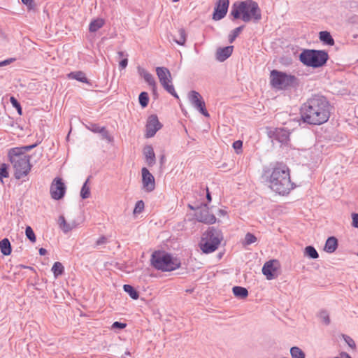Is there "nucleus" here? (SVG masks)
<instances>
[{
	"instance_id": "a18cd8bd",
	"label": "nucleus",
	"mask_w": 358,
	"mask_h": 358,
	"mask_svg": "<svg viewBox=\"0 0 358 358\" xmlns=\"http://www.w3.org/2000/svg\"><path fill=\"white\" fill-rule=\"evenodd\" d=\"M101 127L97 124H91L89 127H87V129L90 130L91 131L94 133H100V131H101Z\"/></svg>"
},
{
	"instance_id": "2eb2a0df",
	"label": "nucleus",
	"mask_w": 358,
	"mask_h": 358,
	"mask_svg": "<svg viewBox=\"0 0 358 358\" xmlns=\"http://www.w3.org/2000/svg\"><path fill=\"white\" fill-rule=\"evenodd\" d=\"M229 5V0H218L214 9L213 19L220 20L224 18L227 13Z\"/></svg>"
},
{
	"instance_id": "a878e982",
	"label": "nucleus",
	"mask_w": 358,
	"mask_h": 358,
	"mask_svg": "<svg viewBox=\"0 0 358 358\" xmlns=\"http://www.w3.org/2000/svg\"><path fill=\"white\" fill-rule=\"evenodd\" d=\"M232 291L234 296L240 299H245L248 296V289L243 287L234 286Z\"/></svg>"
},
{
	"instance_id": "09e8293b",
	"label": "nucleus",
	"mask_w": 358,
	"mask_h": 358,
	"mask_svg": "<svg viewBox=\"0 0 358 358\" xmlns=\"http://www.w3.org/2000/svg\"><path fill=\"white\" fill-rule=\"evenodd\" d=\"M15 60H16L15 58L11 57V58L4 59L3 61H0V67H1L3 66L9 65V64H12L13 62H15Z\"/></svg>"
},
{
	"instance_id": "58836bf2",
	"label": "nucleus",
	"mask_w": 358,
	"mask_h": 358,
	"mask_svg": "<svg viewBox=\"0 0 358 358\" xmlns=\"http://www.w3.org/2000/svg\"><path fill=\"white\" fill-rule=\"evenodd\" d=\"M10 101L12 106L17 110V113L21 115L22 113V108L20 102L14 96H11L10 98Z\"/></svg>"
},
{
	"instance_id": "4c0bfd02",
	"label": "nucleus",
	"mask_w": 358,
	"mask_h": 358,
	"mask_svg": "<svg viewBox=\"0 0 358 358\" xmlns=\"http://www.w3.org/2000/svg\"><path fill=\"white\" fill-rule=\"evenodd\" d=\"M256 236L254 234L248 232L245 234L244 244L248 245L256 242Z\"/></svg>"
},
{
	"instance_id": "a19ab883",
	"label": "nucleus",
	"mask_w": 358,
	"mask_h": 358,
	"mask_svg": "<svg viewBox=\"0 0 358 358\" xmlns=\"http://www.w3.org/2000/svg\"><path fill=\"white\" fill-rule=\"evenodd\" d=\"M99 134H101L102 139L106 140L108 142H111L113 141V137L109 134L106 127H102L101 131H100Z\"/></svg>"
},
{
	"instance_id": "6e6d98bb",
	"label": "nucleus",
	"mask_w": 358,
	"mask_h": 358,
	"mask_svg": "<svg viewBox=\"0 0 358 358\" xmlns=\"http://www.w3.org/2000/svg\"><path fill=\"white\" fill-rule=\"evenodd\" d=\"M206 199L208 200V202H210L212 201L211 194L208 187L206 188Z\"/></svg>"
},
{
	"instance_id": "de8ad7c7",
	"label": "nucleus",
	"mask_w": 358,
	"mask_h": 358,
	"mask_svg": "<svg viewBox=\"0 0 358 358\" xmlns=\"http://www.w3.org/2000/svg\"><path fill=\"white\" fill-rule=\"evenodd\" d=\"M126 326H127L126 323L116 321V322H113V324H112V328L113 329H122L125 328Z\"/></svg>"
},
{
	"instance_id": "20e7f679",
	"label": "nucleus",
	"mask_w": 358,
	"mask_h": 358,
	"mask_svg": "<svg viewBox=\"0 0 358 358\" xmlns=\"http://www.w3.org/2000/svg\"><path fill=\"white\" fill-rule=\"evenodd\" d=\"M230 15L233 20L241 18L245 22L253 20L258 22L262 19L261 10L257 2L252 0L236 1L231 8Z\"/></svg>"
},
{
	"instance_id": "4be33fe9",
	"label": "nucleus",
	"mask_w": 358,
	"mask_h": 358,
	"mask_svg": "<svg viewBox=\"0 0 358 358\" xmlns=\"http://www.w3.org/2000/svg\"><path fill=\"white\" fill-rule=\"evenodd\" d=\"M69 78L75 79L83 83L90 84V81L84 72L81 71L71 72L68 74Z\"/></svg>"
},
{
	"instance_id": "473e14b6",
	"label": "nucleus",
	"mask_w": 358,
	"mask_h": 358,
	"mask_svg": "<svg viewBox=\"0 0 358 358\" xmlns=\"http://www.w3.org/2000/svg\"><path fill=\"white\" fill-rule=\"evenodd\" d=\"M138 101L140 105L143 108H145L149 103V96L148 94L146 92H142L140 93L138 96Z\"/></svg>"
},
{
	"instance_id": "052dcab7",
	"label": "nucleus",
	"mask_w": 358,
	"mask_h": 358,
	"mask_svg": "<svg viewBox=\"0 0 358 358\" xmlns=\"http://www.w3.org/2000/svg\"><path fill=\"white\" fill-rule=\"evenodd\" d=\"M220 213H222V214H224V211L223 210H220Z\"/></svg>"
},
{
	"instance_id": "13d9d810",
	"label": "nucleus",
	"mask_w": 358,
	"mask_h": 358,
	"mask_svg": "<svg viewBox=\"0 0 358 358\" xmlns=\"http://www.w3.org/2000/svg\"><path fill=\"white\" fill-rule=\"evenodd\" d=\"M164 160H165V156L164 155H162L161 157H160V164L162 165L164 163Z\"/></svg>"
},
{
	"instance_id": "69168bd1",
	"label": "nucleus",
	"mask_w": 358,
	"mask_h": 358,
	"mask_svg": "<svg viewBox=\"0 0 358 358\" xmlns=\"http://www.w3.org/2000/svg\"><path fill=\"white\" fill-rule=\"evenodd\" d=\"M357 256H358V253H357Z\"/></svg>"
},
{
	"instance_id": "bf43d9fd",
	"label": "nucleus",
	"mask_w": 358,
	"mask_h": 358,
	"mask_svg": "<svg viewBox=\"0 0 358 358\" xmlns=\"http://www.w3.org/2000/svg\"><path fill=\"white\" fill-rule=\"evenodd\" d=\"M23 268H28V269H30V270H34V268L31 266H22Z\"/></svg>"
},
{
	"instance_id": "f257e3e1",
	"label": "nucleus",
	"mask_w": 358,
	"mask_h": 358,
	"mask_svg": "<svg viewBox=\"0 0 358 358\" xmlns=\"http://www.w3.org/2000/svg\"><path fill=\"white\" fill-rule=\"evenodd\" d=\"M268 187L280 195L288 194L295 187L290 179V170L283 162L271 164L262 176Z\"/></svg>"
},
{
	"instance_id": "49530a36",
	"label": "nucleus",
	"mask_w": 358,
	"mask_h": 358,
	"mask_svg": "<svg viewBox=\"0 0 358 358\" xmlns=\"http://www.w3.org/2000/svg\"><path fill=\"white\" fill-rule=\"evenodd\" d=\"M243 147V142L241 140L236 141L233 143V148L236 153H239L238 150H241Z\"/></svg>"
},
{
	"instance_id": "f704fd0d",
	"label": "nucleus",
	"mask_w": 358,
	"mask_h": 358,
	"mask_svg": "<svg viewBox=\"0 0 358 358\" xmlns=\"http://www.w3.org/2000/svg\"><path fill=\"white\" fill-rule=\"evenodd\" d=\"M8 166L6 164H1L0 166V181L3 184V178H8Z\"/></svg>"
},
{
	"instance_id": "e433bc0d",
	"label": "nucleus",
	"mask_w": 358,
	"mask_h": 358,
	"mask_svg": "<svg viewBox=\"0 0 358 358\" xmlns=\"http://www.w3.org/2000/svg\"><path fill=\"white\" fill-rule=\"evenodd\" d=\"M25 234L27 238L31 242L35 243L36 241V235L30 226H27L25 229Z\"/></svg>"
},
{
	"instance_id": "f03ea898",
	"label": "nucleus",
	"mask_w": 358,
	"mask_h": 358,
	"mask_svg": "<svg viewBox=\"0 0 358 358\" xmlns=\"http://www.w3.org/2000/svg\"><path fill=\"white\" fill-rule=\"evenodd\" d=\"M331 110V106L324 96L314 95L302 105L301 116L306 123L320 125L328 121Z\"/></svg>"
},
{
	"instance_id": "c85d7f7f",
	"label": "nucleus",
	"mask_w": 358,
	"mask_h": 358,
	"mask_svg": "<svg viewBox=\"0 0 358 358\" xmlns=\"http://www.w3.org/2000/svg\"><path fill=\"white\" fill-rule=\"evenodd\" d=\"M304 255L313 259H317L319 257V254L317 251L312 245H308L305 248Z\"/></svg>"
},
{
	"instance_id": "ddd939ff",
	"label": "nucleus",
	"mask_w": 358,
	"mask_h": 358,
	"mask_svg": "<svg viewBox=\"0 0 358 358\" xmlns=\"http://www.w3.org/2000/svg\"><path fill=\"white\" fill-rule=\"evenodd\" d=\"M162 127V124L159 122L157 116L156 115H150L145 126L146 138L153 137Z\"/></svg>"
},
{
	"instance_id": "e2e57ef3",
	"label": "nucleus",
	"mask_w": 358,
	"mask_h": 358,
	"mask_svg": "<svg viewBox=\"0 0 358 358\" xmlns=\"http://www.w3.org/2000/svg\"><path fill=\"white\" fill-rule=\"evenodd\" d=\"M125 355H130V352L127 351V352H125Z\"/></svg>"
},
{
	"instance_id": "0e129e2a",
	"label": "nucleus",
	"mask_w": 358,
	"mask_h": 358,
	"mask_svg": "<svg viewBox=\"0 0 358 358\" xmlns=\"http://www.w3.org/2000/svg\"><path fill=\"white\" fill-rule=\"evenodd\" d=\"M179 0H173V2H177Z\"/></svg>"
},
{
	"instance_id": "5fc2aeb1",
	"label": "nucleus",
	"mask_w": 358,
	"mask_h": 358,
	"mask_svg": "<svg viewBox=\"0 0 358 358\" xmlns=\"http://www.w3.org/2000/svg\"><path fill=\"white\" fill-rule=\"evenodd\" d=\"M334 358H352L347 352H343L340 354V357H335Z\"/></svg>"
},
{
	"instance_id": "1a4fd4ad",
	"label": "nucleus",
	"mask_w": 358,
	"mask_h": 358,
	"mask_svg": "<svg viewBox=\"0 0 358 358\" xmlns=\"http://www.w3.org/2000/svg\"><path fill=\"white\" fill-rule=\"evenodd\" d=\"M157 75L159 82L165 90L174 97L178 99V96L172 85V76L169 69H156Z\"/></svg>"
},
{
	"instance_id": "79ce46f5",
	"label": "nucleus",
	"mask_w": 358,
	"mask_h": 358,
	"mask_svg": "<svg viewBox=\"0 0 358 358\" xmlns=\"http://www.w3.org/2000/svg\"><path fill=\"white\" fill-rule=\"evenodd\" d=\"M107 243H108V238L105 236H101L95 242L94 248H98L99 246L106 244Z\"/></svg>"
},
{
	"instance_id": "ea45409f",
	"label": "nucleus",
	"mask_w": 358,
	"mask_h": 358,
	"mask_svg": "<svg viewBox=\"0 0 358 358\" xmlns=\"http://www.w3.org/2000/svg\"><path fill=\"white\" fill-rule=\"evenodd\" d=\"M144 202L142 200H139L136 203L134 209V214H139L141 213L143 210L144 209Z\"/></svg>"
},
{
	"instance_id": "39448f33",
	"label": "nucleus",
	"mask_w": 358,
	"mask_h": 358,
	"mask_svg": "<svg viewBox=\"0 0 358 358\" xmlns=\"http://www.w3.org/2000/svg\"><path fill=\"white\" fill-rule=\"evenodd\" d=\"M151 265L157 270L163 272L173 271L181 266L180 259L164 250L152 252L150 259Z\"/></svg>"
},
{
	"instance_id": "603ef678",
	"label": "nucleus",
	"mask_w": 358,
	"mask_h": 358,
	"mask_svg": "<svg viewBox=\"0 0 358 358\" xmlns=\"http://www.w3.org/2000/svg\"><path fill=\"white\" fill-rule=\"evenodd\" d=\"M22 2L26 5L28 8L31 9L34 6V0H21Z\"/></svg>"
},
{
	"instance_id": "2f4dec72",
	"label": "nucleus",
	"mask_w": 358,
	"mask_h": 358,
	"mask_svg": "<svg viewBox=\"0 0 358 358\" xmlns=\"http://www.w3.org/2000/svg\"><path fill=\"white\" fill-rule=\"evenodd\" d=\"M89 180H90V178H88L82 186V188L80 190V196L83 199H87L90 196V189L89 186L87 185Z\"/></svg>"
},
{
	"instance_id": "b1692460",
	"label": "nucleus",
	"mask_w": 358,
	"mask_h": 358,
	"mask_svg": "<svg viewBox=\"0 0 358 358\" xmlns=\"http://www.w3.org/2000/svg\"><path fill=\"white\" fill-rule=\"evenodd\" d=\"M320 40L324 44L328 45H333L334 40L331 34L327 31H322L319 34Z\"/></svg>"
},
{
	"instance_id": "dca6fc26",
	"label": "nucleus",
	"mask_w": 358,
	"mask_h": 358,
	"mask_svg": "<svg viewBox=\"0 0 358 358\" xmlns=\"http://www.w3.org/2000/svg\"><path fill=\"white\" fill-rule=\"evenodd\" d=\"M279 262L278 260L272 259L266 262L262 267V273L267 280H273L275 278V272L278 270Z\"/></svg>"
},
{
	"instance_id": "cd10ccee",
	"label": "nucleus",
	"mask_w": 358,
	"mask_h": 358,
	"mask_svg": "<svg viewBox=\"0 0 358 358\" xmlns=\"http://www.w3.org/2000/svg\"><path fill=\"white\" fill-rule=\"evenodd\" d=\"M123 290L134 300H136L139 297L138 292L130 285H124Z\"/></svg>"
},
{
	"instance_id": "393cba45",
	"label": "nucleus",
	"mask_w": 358,
	"mask_h": 358,
	"mask_svg": "<svg viewBox=\"0 0 358 358\" xmlns=\"http://www.w3.org/2000/svg\"><path fill=\"white\" fill-rule=\"evenodd\" d=\"M0 250L3 255H9L11 253V245L8 238H3L0 241Z\"/></svg>"
},
{
	"instance_id": "aec40b11",
	"label": "nucleus",
	"mask_w": 358,
	"mask_h": 358,
	"mask_svg": "<svg viewBox=\"0 0 358 358\" xmlns=\"http://www.w3.org/2000/svg\"><path fill=\"white\" fill-rule=\"evenodd\" d=\"M234 46L229 45L224 48H218L216 52V58L220 62H223L231 56Z\"/></svg>"
},
{
	"instance_id": "72a5a7b5",
	"label": "nucleus",
	"mask_w": 358,
	"mask_h": 358,
	"mask_svg": "<svg viewBox=\"0 0 358 358\" xmlns=\"http://www.w3.org/2000/svg\"><path fill=\"white\" fill-rule=\"evenodd\" d=\"M292 358H305V353L298 347H292L290 349Z\"/></svg>"
},
{
	"instance_id": "8fccbe9b",
	"label": "nucleus",
	"mask_w": 358,
	"mask_h": 358,
	"mask_svg": "<svg viewBox=\"0 0 358 358\" xmlns=\"http://www.w3.org/2000/svg\"><path fill=\"white\" fill-rule=\"evenodd\" d=\"M352 227H354L355 228H358V213H352Z\"/></svg>"
},
{
	"instance_id": "4d7b16f0",
	"label": "nucleus",
	"mask_w": 358,
	"mask_h": 358,
	"mask_svg": "<svg viewBox=\"0 0 358 358\" xmlns=\"http://www.w3.org/2000/svg\"><path fill=\"white\" fill-rule=\"evenodd\" d=\"M38 252H39L40 255H41V256L45 255L47 254V250L43 248H40Z\"/></svg>"
},
{
	"instance_id": "f3484780",
	"label": "nucleus",
	"mask_w": 358,
	"mask_h": 358,
	"mask_svg": "<svg viewBox=\"0 0 358 358\" xmlns=\"http://www.w3.org/2000/svg\"><path fill=\"white\" fill-rule=\"evenodd\" d=\"M196 219L199 222L205 224H213L216 222V217L207 210H201L195 214Z\"/></svg>"
},
{
	"instance_id": "680f3d73",
	"label": "nucleus",
	"mask_w": 358,
	"mask_h": 358,
	"mask_svg": "<svg viewBox=\"0 0 358 358\" xmlns=\"http://www.w3.org/2000/svg\"><path fill=\"white\" fill-rule=\"evenodd\" d=\"M119 55H120V57H122V56H123V52H119Z\"/></svg>"
},
{
	"instance_id": "864d4df0",
	"label": "nucleus",
	"mask_w": 358,
	"mask_h": 358,
	"mask_svg": "<svg viewBox=\"0 0 358 358\" xmlns=\"http://www.w3.org/2000/svg\"><path fill=\"white\" fill-rule=\"evenodd\" d=\"M128 64L127 58H123L119 62L120 67H127Z\"/></svg>"
},
{
	"instance_id": "37998d69",
	"label": "nucleus",
	"mask_w": 358,
	"mask_h": 358,
	"mask_svg": "<svg viewBox=\"0 0 358 358\" xmlns=\"http://www.w3.org/2000/svg\"><path fill=\"white\" fill-rule=\"evenodd\" d=\"M320 316L325 324H327V325L329 324L330 319H329V315L327 313V311H325V310L321 311L320 313Z\"/></svg>"
},
{
	"instance_id": "5701e85b",
	"label": "nucleus",
	"mask_w": 358,
	"mask_h": 358,
	"mask_svg": "<svg viewBox=\"0 0 358 358\" xmlns=\"http://www.w3.org/2000/svg\"><path fill=\"white\" fill-rule=\"evenodd\" d=\"M59 224L60 228L65 234L71 231L76 226L74 222H72L71 224L67 223L63 215H61L59 217Z\"/></svg>"
},
{
	"instance_id": "c9c22d12",
	"label": "nucleus",
	"mask_w": 358,
	"mask_h": 358,
	"mask_svg": "<svg viewBox=\"0 0 358 358\" xmlns=\"http://www.w3.org/2000/svg\"><path fill=\"white\" fill-rule=\"evenodd\" d=\"M244 28V25H241L238 27H236L234 29L231 34L229 36V41L230 43H233L234 41L238 37V36L240 34V33L242 31V30Z\"/></svg>"
},
{
	"instance_id": "7ed1b4c3",
	"label": "nucleus",
	"mask_w": 358,
	"mask_h": 358,
	"mask_svg": "<svg viewBox=\"0 0 358 358\" xmlns=\"http://www.w3.org/2000/svg\"><path fill=\"white\" fill-rule=\"evenodd\" d=\"M40 143L41 141H37L29 145L15 147L9 150L8 156L10 162L13 165L15 178L20 179L29 173L31 168L30 156L27 155L26 152L34 149Z\"/></svg>"
},
{
	"instance_id": "6e6552de",
	"label": "nucleus",
	"mask_w": 358,
	"mask_h": 358,
	"mask_svg": "<svg viewBox=\"0 0 358 358\" xmlns=\"http://www.w3.org/2000/svg\"><path fill=\"white\" fill-rule=\"evenodd\" d=\"M220 230L210 227L203 234L200 243V248L203 253L209 254L215 251L222 240Z\"/></svg>"
},
{
	"instance_id": "423d86ee",
	"label": "nucleus",
	"mask_w": 358,
	"mask_h": 358,
	"mask_svg": "<svg viewBox=\"0 0 358 358\" xmlns=\"http://www.w3.org/2000/svg\"><path fill=\"white\" fill-rule=\"evenodd\" d=\"M270 84L277 90H291L299 87V80L295 76L273 69L270 73Z\"/></svg>"
},
{
	"instance_id": "f8f14e48",
	"label": "nucleus",
	"mask_w": 358,
	"mask_h": 358,
	"mask_svg": "<svg viewBox=\"0 0 358 358\" xmlns=\"http://www.w3.org/2000/svg\"><path fill=\"white\" fill-rule=\"evenodd\" d=\"M66 187L61 178H55L50 185L51 197L55 200L62 199L66 193Z\"/></svg>"
},
{
	"instance_id": "4468645a",
	"label": "nucleus",
	"mask_w": 358,
	"mask_h": 358,
	"mask_svg": "<svg viewBox=\"0 0 358 358\" xmlns=\"http://www.w3.org/2000/svg\"><path fill=\"white\" fill-rule=\"evenodd\" d=\"M141 174L143 188L148 192L153 191L155 188V180L152 174L146 167L142 168Z\"/></svg>"
},
{
	"instance_id": "0eeeda50",
	"label": "nucleus",
	"mask_w": 358,
	"mask_h": 358,
	"mask_svg": "<svg viewBox=\"0 0 358 358\" xmlns=\"http://www.w3.org/2000/svg\"><path fill=\"white\" fill-rule=\"evenodd\" d=\"M299 59L307 67H322L327 63L329 55L325 50L303 49Z\"/></svg>"
},
{
	"instance_id": "7c9ffc66",
	"label": "nucleus",
	"mask_w": 358,
	"mask_h": 358,
	"mask_svg": "<svg viewBox=\"0 0 358 358\" xmlns=\"http://www.w3.org/2000/svg\"><path fill=\"white\" fill-rule=\"evenodd\" d=\"M173 41L178 45H184L186 41V32L184 29H180L178 30V36H173Z\"/></svg>"
},
{
	"instance_id": "412c9836",
	"label": "nucleus",
	"mask_w": 358,
	"mask_h": 358,
	"mask_svg": "<svg viewBox=\"0 0 358 358\" xmlns=\"http://www.w3.org/2000/svg\"><path fill=\"white\" fill-rule=\"evenodd\" d=\"M338 245V239L335 236H330L326 241L324 250L328 253H333L337 249Z\"/></svg>"
},
{
	"instance_id": "9b49d317",
	"label": "nucleus",
	"mask_w": 358,
	"mask_h": 358,
	"mask_svg": "<svg viewBox=\"0 0 358 358\" xmlns=\"http://www.w3.org/2000/svg\"><path fill=\"white\" fill-rule=\"evenodd\" d=\"M188 99L191 104L205 117L210 115L206 108V103L201 94L194 90L190 91L188 94Z\"/></svg>"
},
{
	"instance_id": "a211bd4d",
	"label": "nucleus",
	"mask_w": 358,
	"mask_h": 358,
	"mask_svg": "<svg viewBox=\"0 0 358 358\" xmlns=\"http://www.w3.org/2000/svg\"><path fill=\"white\" fill-rule=\"evenodd\" d=\"M143 155L147 165L150 167L156 163L155 154L151 145H147L143 148Z\"/></svg>"
},
{
	"instance_id": "c03bdc74",
	"label": "nucleus",
	"mask_w": 358,
	"mask_h": 358,
	"mask_svg": "<svg viewBox=\"0 0 358 358\" xmlns=\"http://www.w3.org/2000/svg\"><path fill=\"white\" fill-rule=\"evenodd\" d=\"M343 338L349 347H350L352 349L355 348V343L351 337H350L349 336L343 335Z\"/></svg>"
},
{
	"instance_id": "bb28decb",
	"label": "nucleus",
	"mask_w": 358,
	"mask_h": 358,
	"mask_svg": "<svg viewBox=\"0 0 358 358\" xmlns=\"http://www.w3.org/2000/svg\"><path fill=\"white\" fill-rule=\"evenodd\" d=\"M104 20L101 18H96L92 20L89 26V30L90 32H96L97 30L101 29L104 25Z\"/></svg>"
},
{
	"instance_id": "6ab92c4d",
	"label": "nucleus",
	"mask_w": 358,
	"mask_h": 358,
	"mask_svg": "<svg viewBox=\"0 0 358 358\" xmlns=\"http://www.w3.org/2000/svg\"><path fill=\"white\" fill-rule=\"evenodd\" d=\"M139 75L143 78L145 81L152 87L153 92H156L157 86L155 78L152 74L145 71V69H138Z\"/></svg>"
},
{
	"instance_id": "3c124183",
	"label": "nucleus",
	"mask_w": 358,
	"mask_h": 358,
	"mask_svg": "<svg viewBox=\"0 0 358 358\" xmlns=\"http://www.w3.org/2000/svg\"><path fill=\"white\" fill-rule=\"evenodd\" d=\"M313 69H301L298 73L299 75H309L310 73H313V71H311Z\"/></svg>"
},
{
	"instance_id": "9d476101",
	"label": "nucleus",
	"mask_w": 358,
	"mask_h": 358,
	"mask_svg": "<svg viewBox=\"0 0 358 358\" xmlns=\"http://www.w3.org/2000/svg\"><path fill=\"white\" fill-rule=\"evenodd\" d=\"M266 134L272 143L276 141L281 145H286L289 141V131L285 128H266Z\"/></svg>"
},
{
	"instance_id": "c756f323",
	"label": "nucleus",
	"mask_w": 358,
	"mask_h": 358,
	"mask_svg": "<svg viewBox=\"0 0 358 358\" xmlns=\"http://www.w3.org/2000/svg\"><path fill=\"white\" fill-rule=\"evenodd\" d=\"M51 270L53 272L55 278H57L58 276L62 275L64 273V267L62 263L56 262L54 263Z\"/></svg>"
}]
</instances>
